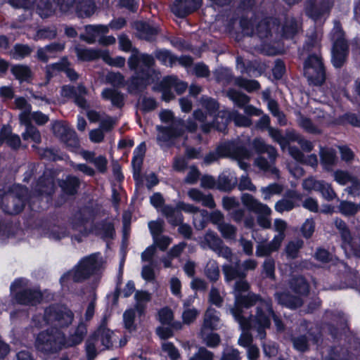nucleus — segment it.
<instances>
[{
	"label": "nucleus",
	"mask_w": 360,
	"mask_h": 360,
	"mask_svg": "<svg viewBox=\"0 0 360 360\" xmlns=\"http://www.w3.org/2000/svg\"><path fill=\"white\" fill-rule=\"evenodd\" d=\"M118 42L122 51L131 53L127 62L129 69L135 73L131 79V84L140 89L149 84L153 73L154 58L147 53H141L137 49L133 48L131 41L125 34L118 37Z\"/></svg>",
	"instance_id": "1"
},
{
	"label": "nucleus",
	"mask_w": 360,
	"mask_h": 360,
	"mask_svg": "<svg viewBox=\"0 0 360 360\" xmlns=\"http://www.w3.org/2000/svg\"><path fill=\"white\" fill-rule=\"evenodd\" d=\"M103 264V259L101 253L91 254L83 257L72 270L65 274L60 282L65 285L70 280L74 282L82 281L100 271Z\"/></svg>",
	"instance_id": "2"
},
{
	"label": "nucleus",
	"mask_w": 360,
	"mask_h": 360,
	"mask_svg": "<svg viewBox=\"0 0 360 360\" xmlns=\"http://www.w3.org/2000/svg\"><path fill=\"white\" fill-rule=\"evenodd\" d=\"M248 289L249 284L244 278H240L236 282L233 288L235 303L234 307L231 309L235 319L244 328L249 326V323L243 320L241 316V314H243L242 308H248L254 304L258 305L261 301H263L254 293L243 295Z\"/></svg>",
	"instance_id": "3"
},
{
	"label": "nucleus",
	"mask_w": 360,
	"mask_h": 360,
	"mask_svg": "<svg viewBox=\"0 0 360 360\" xmlns=\"http://www.w3.org/2000/svg\"><path fill=\"white\" fill-rule=\"evenodd\" d=\"M219 156L229 157L236 160L240 168L245 170L249 165L243 162V160L250 158L251 152L242 146L238 141L227 142L219 146L217 150V154L214 153L207 154L204 158V162L207 165L211 164L216 161Z\"/></svg>",
	"instance_id": "4"
},
{
	"label": "nucleus",
	"mask_w": 360,
	"mask_h": 360,
	"mask_svg": "<svg viewBox=\"0 0 360 360\" xmlns=\"http://www.w3.org/2000/svg\"><path fill=\"white\" fill-rule=\"evenodd\" d=\"M73 318V313L66 307L53 306L45 310L41 321L39 320V317L36 316L34 321L37 322L38 327L50 325L54 328H63L70 325Z\"/></svg>",
	"instance_id": "5"
},
{
	"label": "nucleus",
	"mask_w": 360,
	"mask_h": 360,
	"mask_svg": "<svg viewBox=\"0 0 360 360\" xmlns=\"http://www.w3.org/2000/svg\"><path fill=\"white\" fill-rule=\"evenodd\" d=\"M27 188L20 185H13L6 193L0 191V206L9 214L20 212L24 206Z\"/></svg>",
	"instance_id": "6"
},
{
	"label": "nucleus",
	"mask_w": 360,
	"mask_h": 360,
	"mask_svg": "<svg viewBox=\"0 0 360 360\" xmlns=\"http://www.w3.org/2000/svg\"><path fill=\"white\" fill-rule=\"evenodd\" d=\"M233 120L238 127H250L252 120L247 116L240 114L237 110L229 111L220 110L217 112L214 124H205L202 126V130L208 133L212 129H216L219 131L225 132L228 123Z\"/></svg>",
	"instance_id": "7"
},
{
	"label": "nucleus",
	"mask_w": 360,
	"mask_h": 360,
	"mask_svg": "<svg viewBox=\"0 0 360 360\" xmlns=\"http://www.w3.org/2000/svg\"><path fill=\"white\" fill-rule=\"evenodd\" d=\"M64 335L56 328L41 332L35 342L37 349L49 354L58 352L64 347Z\"/></svg>",
	"instance_id": "8"
},
{
	"label": "nucleus",
	"mask_w": 360,
	"mask_h": 360,
	"mask_svg": "<svg viewBox=\"0 0 360 360\" xmlns=\"http://www.w3.org/2000/svg\"><path fill=\"white\" fill-rule=\"evenodd\" d=\"M330 39L333 41L331 61L335 68H340L345 63L348 54V45L344 38L340 24L338 21L334 22V26L330 33Z\"/></svg>",
	"instance_id": "9"
},
{
	"label": "nucleus",
	"mask_w": 360,
	"mask_h": 360,
	"mask_svg": "<svg viewBox=\"0 0 360 360\" xmlns=\"http://www.w3.org/2000/svg\"><path fill=\"white\" fill-rule=\"evenodd\" d=\"M255 318L258 324V336L261 340L264 339L266 336L264 329L269 327L271 318H273L274 323L278 330L283 329V325L281 321L274 314L269 300L261 301L258 304Z\"/></svg>",
	"instance_id": "10"
},
{
	"label": "nucleus",
	"mask_w": 360,
	"mask_h": 360,
	"mask_svg": "<svg viewBox=\"0 0 360 360\" xmlns=\"http://www.w3.org/2000/svg\"><path fill=\"white\" fill-rule=\"evenodd\" d=\"M241 202L247 209L257 214V222L259 226L268 229L271 226V209L266 204L261 202L249 193L241 195Z\"/></svg>",
	"instance_id": "11"
},
{
	"label": "nucleus",
	"mask_w": 360,
	"mask_h": 360,
	"mask_svg": "<svg viewBox=\"0 0 360 360\" xmlns=\"http://www.w3.org/2000/svg\"><path fill=\"white\" fill-rule=\"evenodd\" d=\"M304 74L310 84L321 85L326 79L325 69L321 58L317 54L310 55L304 65Z\"/></svg>",
	"instance_id": "12"
},
{
	"label": "nucleus",
	"mask_w": 360,
	"mask_h": 360,
	"mask_svg": "<svg viewBox=\"0 0 360 360\" xmlns=\"http://www.w3.org/2000/svg\"><path fill=\"white\" fill-rule=\"evenodd\" d=\"M75 0H40L37 11L41 18L51 15L57 7L64 13L71 12Z\"/></svg>",
	"instance_id": "13"
},
{
	"label": "nucleus",
	"mask_w": 360,
	"mask_h": 360,
	"mask_svg": "<svg viewBox=\"0 0 360 360\" xmlns=\"http://www.w3.org/2000/svg\"><path fill=\"white\" fill-rule=\"evenodd\" d=\"M240 27L243 32L246 35H257L259 38H266L271 33V30L276 26L275 20L269 18L262 20L257 25L256 30L253 29V23L252 21L245 18L240 20Z\"/></svg>",
	"instance_id": "14"
},
{
	"label": "nucleus",
	"mask_w": 360,
	"mask_h": 360,
	"mask_svg": "<svg viewBox=\"0 0 360 360\" xmlns=\"http://www.w3.org/2000/svg\"><path fill=\"white\" fill-rule=\"evenodd\" d=\"M160 87L162 99L169 101L174 97L172 89H174L177 94H181L187 89V84L179 80L175 76H168L162 80Z\"/></svg>",
	"instance_id": "15"
},
{
	"label": "nucleus",
	"mask_w": 360,
	"mask_h": 360,
	"mask_svg": "<svg viewBox=\"0 0 360 360\" xmlns=\"http://www.w3.org/2000/svg\"><path fill=\"white\" fill-rule=\"evenodd\" d=\"M52 129L54 134L65 143L68 147L75 148L79 146L75 131L70 129L67 124L56 122L52 125Z\"/></svg>",
	"instance_id": "16"
},
{
	"label": "nucleus",
	"mask_w": 360,
	"mask_h": 360,
	"mask_svg": "<svg viewBox=\"0 0 360 360\" xmlns=\"http://www.w3.org/2000/svg\"><path fill=\"white\" fill-rule=\"evenodd\" d=\"M55 185L53 179L51 176H46L44 175L41 177L37 182L34 191V193L32 195L30 196V207L32 210H35L34 207V198H43L46 195V198H48V196L52 194L54 191Z\"/></svg>",
	"instance_id": "17"
},
{
	"label": "nucleus",
	"mask_w": 360,
	"mask_h": 360,
	"mask_svg": "<svg viewBox=\"0 0 360 360\" xmlns=\"http://www.w3.org/2000/svg\"><path fill=\"white\" fill-rule=\"evenodd\" d=\"M333 2L332 0H319L310 3L306 8L307 15L317 21L328 15Z\"/></svg>",
	"instance_id": "18"
},
{
	"label": "nucleus",
	"mask_w": 360,
	"mask_h": 360,
	"mask_svg": "<svg viewBox=\"0 0 360 360\" xmlns=\"http://www.w3.org/2000/svg\"><path fill=\"white\" fill-rule=\"evenodd\" d=\"M200 102L202 105L207 110L208 115L214 117L212 122L210 123L213 124L215 118L217 116V115H216L215 113L219 110L218 103L214 99L207 97H202ZM193 117L196 120L199 121L202 124L201 127L203 124H207L205 122V120L207 119V114H205L202 110H195L193 112Z\"/></svg>",
	"instance_id": "19"
},
{
	"label": "nucleus",
	"mask_w": 360,
	"mask_h": 360,
	"mask_svg": "<svg viewBox=\"0 0 360 360\" xmlns=\"http://www.w3.org/2000/svg\"><path fill=\"white\" fill-rule=\"evenodd\" d=\"M86 93V88L82 85H78L77 87L64 86L61 90L62 96L74 98L75 103L82 108L87 107L86 101L84 98Z\"/></svg>",
	"instance_id": "20"
},
{
	"label": "nucleus",
	"mask_w": 360,
	"mask_h": 360,
	"mask_svg": "<svg viewBox=\"0 0 360 360\" xmlns=\"http://www.w3.org/2000/svg\"><path fill=\"white\" fill-rule=\"evenodd\" d=\"M156 128L158 131L157 141L161 146L169 143L173 139L181 136L184 133L182 127H176V123H173L169 127L157 126Z\"/></svg>",
	"instance_id": "21"
},
{
	"label": "nucleus",
	"mask_w": 360,
	"mask_h": 360,
	"mask_svg": "<svg viewBox=\"0 0 360 360\" xmlns=\"http://www.w3.org/2000/svg\"><path fill=\"white\" fill-rule=\"evenodd\" d=\"M92 335L96 340H100L101 345L106 349L111 348L113 343L117 340L114 332L106 327L105 320L102 321L97 330Z\"/></svg>",
	"instance_id": "22"
},
{
	"label": "nucleus",
	"mask_w": 360,
	"mask_h": 360,
	"mask_svg": "<svg viewBox=\"0 0 360 360\" xmlns=\"http://www.w3.org/2000/svg\"><path fill=\"white\" fill-rule=\"evenodd\" d=\"M199 5V0H176L172 6V11L179 17H185L194 11Z\"/></svg>",
	"instance_id": "23"
},
{
	"label": "nucleus",
	"mask_w": 360,
	"mask_h": 360,
	"mask_svg": "<svg viewBox=\"0 0 360 360\" xmlns=\"http://www.w3.org/2000/svg\"><path fill=\"white\" fill-rule=\"evenodd\" d=\"M109 32L108 26L103 25H86L85 34L80 35V39L88 44H94L96 39Z\"/></svg>",
	"instance_id": "24"
},
{
	"label": "nucleus",
	"mask_w": 360,
	"mask_h": 360,
	"mask_svg": "<svg viewBox=\"0 0 360 360\" xmlns=\"http://www.w3.org/2000/svg\"><path fill=\"white\" fill-rule=\"evenodd\" d=\"M42 295L37 289L22 290L15 295L16 301L20 304L35 305L40 302Z\"/></svg>",
	"instance_id": "25"
},
{
	"label": "nucleus",
	"mask_w": 360,
	"mask_h": 360,
	"mask_svg": "<svg viewBox=\"0 0 360 360\" xmlns=\"http://www.w3.org/2000/svg\"><path fill=\"white\" fill-rule=\"evenodd\" d=\"M86 333V326L82 321L79 322L77 328L70 333L68 338L64 337V347L79 345L83 341Z\"/></svg>",
	"instance_id": "26"
},
{
	"label": "nucleus",
	"mask_w": 360,
	"mask_h": 360,
	"mask_svg": "<svg viewBox=\"0 0 360 360\" xmlns=\"http://www.w3.org/2000/svg\"><path fill=\"white\" fill-rule=\"evenodd\" d=\"M282 243V236L276 235L271 241L268 243H259L256 248L257 257H266L277 251Z\"/></svg>",
	"instance_id": "27"
},
{
	"label": "nucleus",
	"mask_w": 360,
	"mask_h": 360,
	"mask_svg": "<svg viewBox=\"0 0 360 360\" xmlns=\"http://www.w3.org/2000/svg\"><path fill=\"white\" fill-rule=\"evenodd\" d=\"M241 316L243 317V320L248 321L249 326H248L247 328H244L242 327V326L239 323L241 329L243 330V333H241L238 339V343L240 346H242L243 347H248L249 346L252 345V337L248 330L250 328L256 329L257 330L258 324L257 323L255 317L248 319L245 317L243 315V314H241Z\"/></svg>",
	"instance_id": "28"
},
{
	"label": "nucleus",
	"mask_w": 360,
	"mask_h": 360,
	"mask_svg": "<svg viewBox=\"0 0 360 360\" xmlns=\"http://www.w3.org/2000/svg\"><path fill=\"white\" fill-rule=\"evenodd\" d=\"M236 184L237 177L234 173L224 172L219 176L217 186L221 191H229L233 189Z\"/></svg>",
	"instance_id": "29"
},
{
	"label": "nucleus",
	"mask_w": 360,
	"mask_h": 360,
	"mask_svg": "<svg viewBox=\"0 0 360 360\" xmlns=\"http://www.w3.org/2000/svg\"><path fill=\"white\" fill-rule=\"evenodd\" d=\"M219 325V312L213 308H208L204 316V321L201 329L217 330Z\"/></svg>",
	"instance_id": "30"
},
{
	"label": "nucleus",
	"mask_w": 360,
	"mask_h": 360,
	"mask_svg": "<svg viewBox=\"0 0 360 360\" xmlns=\"http://www.w3.org/2000/svg\"><path fill=\"white\" fill-rule=\"evenodd\" d=\"M188 197L193 201L200 202L203 206L214 208L215 202L211 195H205L196 188H191L188 191Z\"/></svg>",
	"instance_id": "31"
},
{
	"label": "nucleus",
	"mask_w": 360,
	"mask_h": 360,
	"mask_svg": "<svg viewBox=\"0 0 360 360\" xmlns=\"http://www.w3.org/2000/svg\"><path fill=\"white\" fill-rule=\"evenodd\" d=\"M222 270L226 282H230L236 278H244L246 276V274L240 269L238 262H236L234 265H223Z\"/></svg>",
	"instance_id": "32"
},
{
	"label": "nucleus",
	"mask_w": 360,
	"mask_h": 360,
	"mask_svg": "<svg viewBox=\"0 0 360 360\" xmlns=\"http://www.w3.org/2000/svg\"><path fill=\"white\" fill-rule=\"evenodd\" d=\"M6 143L13 148L20 147L21 141L18 135L13 134L8 127H3L0 131V146L3 142Z\"/></svg>",
	"instance_id": "33"
},
{
	"label": "nucleus",
	"mask_w": 360,
	"mask_h": 360,
	"mask_svg": "<svg viewBox=\"0 0 360 360\" xmlns=\"http://www.w3.org/2000/svg\"><path fill=\"white\" fill-rule=\"evenodd\" d=\"M319 155L323 168L328 171L336 163L337 157L334 149L321 148Z\"/></svg>",
	"instance_id": "34"
},
{
	"label": "nucleus",
	"mask_w": 360,
	"mask_h": 360,
	"mask_svg": "<svg viewBox=\"0 0 360 360\" xmlns=\"http://www.w3.org/2000/svg\"><path fill=\"white\" fill-rule=\"evenodd\" d=\"M276 296L278 302L281 304L290 309H295L302 304V300L300 296H292L286 292H277Z\"/></svg>",
	"instance_id": "35"
},
{
	"label": "nucleus",
	"mask_w": 360,
	"mask_h": 360,
	"mask_svg": "<svg viewBox=\"0 0 360 360\" xmlns=\"http://www.w3.org/2000/svg\"><path fill=\"white\" fill-rule=\"evenodd\" d=\"M222 243L216 233L208 231L200 240V245L203 249L210 248L214 251Z\"/></svg>",
	"instance_id": "36"
},
{
	"label": "nucleus",
	"mask_w": 360,
	"mask_h": 360,
	"mask_svg": "<svg viewBox=\"0 0 360 360\" xmlns=\"http://www.w3.org/2000/svg\"><path fill=\"white\" fill-rule=\"evenodd\" d=\"M77 58L81 60H93L101 58L103 50L87 49L77 46L75 49Z\"/></svg>",
	"instance_id": "37"
},
{
	"label": "nucleus",
	"mask_w": 360,
	"mask_h": 360,
	"mask_svg": "<svg viewBox=\"0 0 360 360\" xmlns=\"http://www.w3.org/2000/svg\"><path fill=\"white\" fill-rule=\"evenodd\" d=\"M342 248L345 252L360 257V237L351 236L345 241L342 243Z\"/></svg>",
	"instance_id": "38"
},
{
	"label": "nucleus",
	"mask_w": 360,
	"mask_h": 360,
	"mask_svg": "<svg viewBox=\"0 0 360 360\" xmlns=\"http://www.w3.org/2000/svg\"><path fill=\"white\" fill-rule=\"evenodd\" d=\"M15 108L21 110L19 115L20 123H27L30 120L31 105L27 103L25 98L18 97L15 99Z\"/></svg>",
	"instance_id": "39"
},
{
	"label": "nucleus",
	"mask_w": 360,
	"mask_h": 360,
	"mask_svg": "<svg viewBox=\"0 0 360 360\" xmlns=\"http://www.w3.org/2000/svg\"><path fill=\"white\" fill-rule=\"evenodd\" d=\"M252 147L257 153H266L269 159L276 160L277 157V151L271 146L265 143L264 140L260 138H256L252 141Z\"/></svg>",
	"instance_id": "40"
},
{
	"label": "nucleus",
	"mask_w": 360,
	"mask_h": 360,
	"mask_svg": "<svg viewBox=\"0 0 360 360\" xmlns=\"http://www.w3.org/2000/svg\"><path fill=\"white\" fill-rule=\"evenodd\" d=\"M136 27L140 37L148 41L153 39L158 32V27L143 22H137Z\"/></svg>",
	"instance_id": "41"
},
{
	"label": "nucleus",
	"mask_w": 360,
	"mask_h": 360,
	"mask_svg": "<svg viewBox=\"0 0 360 360\" xmlns=\"http://www.w3.org/2000/svg\"><path fill=\"white\" fill-rule=\"evenodd\" d=\"M275 160H271L269 159V161H268L264 158L259 156L255 160L254 163L255 165L257 166L259 169L266 172H269L275 175L276 177H279V171L274 166Z\"/></svg>",
	"instance_id": "42"
},
{
	"label": "nucleus",
	"mask_w": 360,
	"mask_h": 360,
	"mask_svg": "<svg viewBox=\"0 0 360 360\" xmlns=\"http://www.w3.org/2000/svg\"><path fill=\"white\" fill-rule=\"evenodd\" d=\"M69 64L70 63L68 59L66 58H63L59 62L47 65L46 67L47 79L50 80L53 77L61 71L65 72Z\"/></svg>",
	"instance_id": "43"
},
{
	"label": "nucleus",
	"mask_w": 360,
	"mask_h": 360,
	"mask_svg": "<svg viewBox=\"0 0 360 360\" xmlns=\"http://www.w3.org/2000/svg\"><path fill=\"white\" fill-rule=\"evenodd\" d=\"M145 151L146 146L143 143H141L137 148H135L134 151V157L131 161V164L134 170V177L136 175H139Z\"/></svg>",
	"instance_id": "44"
},
{
	"label": "nucleus",
	"mask_w": 360,
	"mask_h": 360,
	"mask_svg": "<svg viewBox=\"0 0 360 360\" xmlns=\"http://www.w3.org/2000/svg\"><path fill=\"white\" fill-rule=\"evenodd\" d=\"M79 179L74 176H68L60 186L63 192L68 195H74L77 193L79 186Z\"/></svg>",
	"instance_id": "45"
},
{
	"label": "nucleus",
	"mask_w": 360,
	"mask_h": 360,
	"mask_svg": "<svg viewBox=\"0 0 360 360\" xmlns=\"http://www.w3.org/2000/svg\"><path fill=\"white\" fill-rule=\"evenodd\" d=\"M101 96L103 99L110 101L113 105L121 107L123 105V96L117 90L108 88L103 90Z\"/></svg>",
	"instance_id": "46"
},
{
	"label": "nucleus",
	"mask_w": 360,
	"mask_h": 360,
	"mask_svg": "<svg viewBox=\"0 0 360 360\" xmlns=\"http://www.w3.org/2000/svg\"><path fill=\"white\" fill-rule=\"evenodd\" d=\"M96 5L91 0L79 1L76 6V12L79 17H89L94 13Z\"/></svg>",
	"instance_id": "47"
},
{
	"label": "nucleus",
	"mask_w": 360,
	"mask_h": 360,
	"mask_svg": "<svg viewBox=\"0 0 360 360\" xmlns=\"http://www.w3.org/2000/svg\"><path fill=\"white\" fill-rule=\"evenodd\" d=\"M25 127V131L22 134V139L25 141L30 139L35 143H39L41 138L39 131L30 123V120L27 123H20Z\"/></svg>",
	"instance_id": "48"
},
{
	"label": "nucleus",
	"mask_w": 360,
	"mask_h": 360,
	"mask_svg": "<svg viewBox=\"0 0 360 360\" xmlns=\"http://www.w3.org/2000/svg\"><path fill=\"white\" fill-rule=\"evenodd\" d=\"M205 275L212 282L218 281L220 276V271L218 263L214 259H210L204 270Z\"/></svg>",
	"instance_id": "49"
},
{
	"label": "nucleus",
	"mask_w": 360,
	"mask_h": 360,
	"mask_svg": "<svg viewBox=\"0 0 360 360\" xmlns=\"http://www.w3.org/2000/svg\"><path fill=\"white\" fill-rule=\"evenodd\" d=\"M226 95L239 108H243L250 102L249 96L235 89H229Z\"/></svg>",
	"instance_id": "50"
},
{
	"label": "nucleus",
	"mask_w": 360,
	"mask_h": 360,
	"mask_svg": "<svg viewBox=\"0 0 360 360\" xmlns=\"http://www.w3.org/2000/svg\"><path fill=\"white\" fill-rule=\"evenodd\" d=\"M300 24L294 18H287L282 27V35L285 38H292L299 30Z\"/></svg>",
	"instance_id": "51"
},
{
	"label": "nucleus",
	"mask_w": 360,
	"mask_h": 360,
	"mask_svg": "<svg viewBox=\"0 0 360 360\" xmlns=\"http://www.w3.org/2000/svg\"><path fill=\"white\" fill-rule=\"evenodd\" d=\"M290 287L295 292L300 295H305L309 291L308 284L302 276L292 278L290 282Z\"/></svg>",
	"instance_id": "52"
},
{
	"label": "nucleus",
	"mask_w": 360,
	"mask_h": 360,
	"mask_svg": "<svg viewBox=\"0 0 360 360\" xmlns=\"http://www.w3.org/2000/svg\"><path fill=\"white\" fill-rule=\"evenodd\" d=\"M162 212L168 219L169 222L173 225H177L182 221L181 213L171 206L164 207Z\"/></svg>",
	"instance_id": "53"
},
{
	"label": "nucleus",
	"mask_w": 360,
	"mask_h": 360,
	"mask_svg": "<svg viewBox=\"0 0 360 360\" xmlns=\"http://www.w3.org/2000/svg\"><path fill=\"white\" fill-rule=\"evenodd\" d=\"M101 58L108 65L117 68L124 67L126 62L125 58L122 56L112 58L110 56L108 51L106 50H103V53H101Z\"/></svg>",
	"instance_id": "54"
},
{
	"label": "nucleus",
	"mask_w": 360,
	"mask_h": 360,
	"mask_svg": "<svg viewBox=\"0 0 360 360\" xmlns=\"http://www.w3.org/2000/svg\"><path fill=\"white\" fill-rule=\"evenodd\" d=\"M210 330H200V335L202 338L204 342L210 347H215L219 345L220 342L219 335L217 333H210L208 331Z\"/></svg>",
	"instance_id": "55"
},
{
	"label": "nucleus",
	"mask_w": 360,
	"mask_h": 360,
	"mask_svg": "<svg viewBox=\"0 0 360 360\" xmlns=\"http://www.w3.org/2000/svg\"><path fill=\"white\" fill-rule=\"evenodd\" d=\"M113 225L110 222L100 224L97 226L96 233L103 238H112L114 235Z\"/></svg>",
	"instance_id": "56"
},
{
	"label": "nucleus",
	"mask_w": 360,
	"mask_h": 360,
	"mask_svg": "<svg viewBox=\"0 0 360 360\" xmlns=\"http://www.w3.org/2000/svg\"><path fill=\"white\" fill-rule=\"evenodd\" d=\"M283 191V186L278 184H271L261 188L264 200H269L274 195H278Z\"/></svg>",
	"instance_id": "57"
},
{
	"label": "nucleus",
	"mask_w": 360,
	"mask_h": 360,
	"mask_svg": "<svg viewBox=\"0 0 360 360\" xmlns=\"http://www.w3.org/2000/svg\"><path fill=\"white\" fill-rule=\"evenodd\" d=\"M338 209L345 216H352L358 212L357 204L346 200H342L340 202Z\"/></svg>",
	"instance_id": "58"
},
{
	"label": "nucleus",
	"mask_w": 360,
	"mask_h": 360,
	"mask_svg": "<svg viewBox=\"0 0 360 360\" xmlns=\"http://www.w3.org/2000/svg\"><path fill=\"white\" fill-rule=\"evenodd\" d=\"M318 192H319L322 197L326 200L330 201L337 198V195L331 186V184L322 181Z\"/></svg>",
	"instance_id": "59"
},
{
	"label": "nucleus",
	"mask_w": 360,
	"mask_h": 360,
	"mask_svg": "<svg viewBox=\"0 0 360 360\" xmlns=\"http://www.w3.org/2000/svg\"><path fill=\"white\" fill-rule=\"evenodd\" d=\"M135 299L136 300V309L140 314H142L145 308V303L150 301V295L146 291H137L135 294Z\"/></svg>",
	"instance_id": "60"
},
{
	"label": "nucleus",
	"mask_w": 360,
	"mask_h": 360,
	"mask_svg": "<svg viewBox=\"0 0 360 360\" xmlns=\"http://www.w3.org/2000/svg\"><path fill=\"white\" fill-rule=\"evenodd\" d=\"M303 246V241L297 239L290 241L285 248V252L288 257L294 259L297 257L299 250Z\"/></svg>",
	"instance_id": "61"
},
{
	"label": "nucleus",
	"mask_w": 360,
	"mask_h": 360,
	"mask_svg": "<svg viewBox=\"0 0 360 360\" xmlns=\"http://www.w3.org/2000/svg\"><path fill=\"white\" fill-rule=\"evenodd\" d=\"M57 35L56 29L54 27H46L43 29L39 30L34 39L36 41L38 40H44V39H54Z\"/></svg>",
	"instance_id": "62"
},
{
	"label": "nucleus",
	"mask_w": 360,
	"mask_h": 360,
	"mask_svg": "<svg viewBox=\"0 0 360 360\" xmlns=\"http://www.w3.org/2000/svg\"><path fill=\"white\" fill-rule=\"evenodd\" d=\"M155 57L162 64L166 66H172L176 61L174 56L166 50L156 51Z\"/></svg>",
	"instance_id": "63"
},
{
	"label": "nucleus",
	"mask_w": 360,
	"mask_h": 360,
	"mask_svg": "<svg viewBox=\"0 0 360 360\" xmlns=\"http://www.w3.org/2000/svg\"><path fill=\"white\" fill-rule=\"evenodd\" d=\"M218 229L226 239H234L236 238V228L232 224L228 223L220 224Z\"/></svg>",
	"instance_id": "64"
}]
</instances>
